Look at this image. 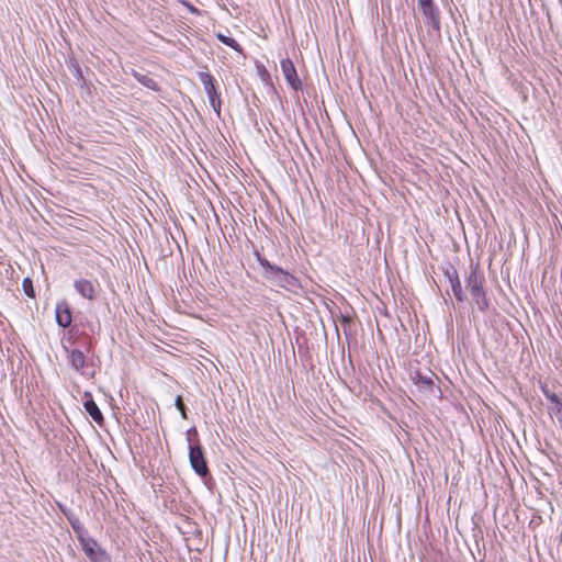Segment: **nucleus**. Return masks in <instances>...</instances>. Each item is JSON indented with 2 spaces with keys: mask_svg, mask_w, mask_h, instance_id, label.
<instances>
[{
  "mask_svg": "<svg viewBox=\"0 0 562 562\" xmlns=\"http://www.w3.org/2000/svg\"><path fill=\"white\" fill-rule=\"evenodd\" d=\"M465 283L477 308L485 312L488 308V300L483 288L485 278L479 272L477 266H470Z\"/></svg>",
  "mask_w": 562,
  "mask_h": 562,
  "instance_id": "1",
  "label": "nucleus"
},
{
  "mask_svg": "<svg viewBox=\"0 0 562 562\" xmlns=\"http://www.w3.org/2000/svg\"><path fill=\"white\" fill-rule=\"evenodd\" d=\"M196 435V429L191 428L188 430V441H189V461L191 464V468L194 470V472L201 476L202 479L206 477L210 474V470L206 464V460L204 457V451L200 442L196 443L192 442L191 435Z\"/></svg>",
  "mask_w": 562,
  "mask_h": 562,
  "instance_id": "2",
  "label": "nucleus"
},
{
  "mask_svg": "<svg viewBox=\"0 0 562 562\" xmlns=\"http://www.w3.org/2000/svg\"><path fill=\"white\" fill-rule=\"evenodd\" d=\"M199 78L204 86L210 104L217 115L221 113V98L216 89V80L210 72H199Z\"/></svg>",
  "mask_w": 562,
  "mask_h": 562,
  "instance_id": "3",
  "label": "nucleus"
},
{
  "mask_svg": "<svg viewBox=\"0 0 562 562\" xmlns=\"http://www.w3.org/2000/svg\"><path fill=\"white\" fill-rule=\"evenodd\" d=\"M418 7L426 19V24L436 32H440V12L432 0H418Z\"/></svg>",
  "mask_w": 562,
  "mask_h": 562,
  "instance_id": "4",
  "label": "nucleus"
},
{
  "mask_svg": "<svg viewBox=\"0 0 562 562\" xmlns=\"http://www.w3.org/2000/svg\"><path fill=\"white\" fill-rule=\"evenodd\" d=\"M80 546L91 562H111L110 555L93 538L81 539Z\"/></svg>",
  "mask_w": 562,
  "mask_h": 562,
  "instance_id": "5",
  "label": "nucleus"
},
{
  "mask_svg": "<svg viewBox=\"0 0 562 562\" xmlns=\"http://www.w3.org/2000/svg\"><path fill=\"white\" fill-rule=\"evenodd\" d=\"M74 288L77 291V293L83 299H87L89 301H93L97 299L99 288L97 281L93 282L91 280L80 278L75 280Z\"/></svg>",
  "mask_w": 562,
  "mask_h": 562,
  "instance_id": "6",
  "label": "nucleus"
},
{
  "mask_svg": "<svg viewBox=\"0 0 562 562\" xmlns=\"http://www.w3.org/2000/svg\"><path fill=\"white\" fill-rule=\"evenodd\" d=\"M281 71L292 89L296 91L302 89V82L291 59L281 60Z\"/></svg>",
  "mask_w": 562,
  "mask_h": 562,
  "instance_id": "7",
  "label": "nucleus"
},
{
  "mask_svg": "<svg viewBox=\"0 0 562 562\" xmlns=\"http://www.w3.org/2000/svg\"><path fill=\"white\" fill-rule=\"evenodd\" d=\"M267 279L273 281L277 285L282 288H292L296 284V279L280 267L272 269V273L267 274Z\"/></svg>",
  "mask_w": 562,
  "mask_h": 562,
  "instance_id": "8",
  "label": "nucleus"
},
{
  "mask_svg": "<svg viewBox=\"0 0 562 562\" xmlns=\"http://www.w3.org/2000/svg\"><path fill=\"white\" fill-rule=\"evenodd\" d=\"M55 318H56V323L60 327L67 328L68 326H70V324L72 322V315H71L70 306L67 301L64 300L56 304Z\"/></svg>",
  "mask_w": 562,
  "mask_h": 562,
  "instance_id": "9",
  "label": "nucleus"
},
{
  "mask_svg": "<svg viewBox=\"0 0 562 562\" xmlns=\"http://www.w3.org/2000/svg\"><path fill=\"white\" fill-rule=\"evenodd\" d=\"M446 277L449 280L451 291L456 297V300L460 303L464 302L467 296L462 290L461 281L456 269L447 270Z\"/></svg>",
  "mask_w": 562,
  "mask_h": 562,
  "instance_id": "10",
  "label": "nucleus"
},
{
  "mask_svg": "<svg viewBox=\"0 0 562 562\" xmlns=\"http://www.w3.org/2000/svg\"><path fill=\"white\" fill-rule=\"evenodd\" d=\"M65 350L67 352V358L70 367L75 371L82 373V369L85 368L87 362V357L85 352L79 349L69 350L67 347H65Z\"/></svg>",
  "mask_w": 562,
  "mask_h": 562,
  "instance_id": "11",
  "label": "nucleus"
},
{
  "mask_svg": "<svg viewBox=\"0 0 562 562\" xmlns=\"http://www.w3.org/2000/svg\"><path fill=\"white\" fill-rule=\"evenodd\" d=\"M131 75L144 87H146L153 91L160 90L158 82L153 77H150L148 72L132 68Z\"/></svg>",
  "mask_w": 562,
  "mask_h": 562,
  "instance_id": "12",
  "label": "nucleus"
},
{
  "mask_svg": "<svg viewBox=\"0 0 562 562\" xmlns=\"http://www.w3.org/2000/svg\"><path fill=\"white\" fill-rule=\"evenodd\" d=\"M86 396H89V398L83 403L86 412L97 424L101 425L103 423V415L101 411L89 393H86Z\"/></svg>",
  "mask_w": 562,
  "mask_h": 562,
  "instance_id": "13",
  "label": "nucleus"
},
{
  "mask_svg": "<svg viewBox=\"0 0 562 562\" xmlns=\"http://www.w3.org/2000/svg\"><path fill=\"white\" fill-rule=\"evenodd\" d=\"M66 516H67V519H68L71 528L74 529L75 533L77 535L79 542H81V539H88L89 537L87 536V530L85 529V527L81 524V521L79 520V518L74 515H66Z\"/></svg>",
  "mask_w": 562,
  "mask_h": 562,
  "instance_id": "14",
  "label": "nucleus"
},
{
  "mask_svg": "<svg viewBox=\"0 0 562 562\" xmlns=\"http://www.w3.org/2000/svg\"><path fill=\"white\" fill-rule=\"evenodd\" d=\"M413 381L418 384L420 387L426 390H430L432 387V379L429 375H423L419 371H416L414 375H412Z\"/></svg>",
  "mask_w": 562,
  "mask_h": 562,
  "instance_id": "15",
  "label": "nucleus"
},
{
  "mask_svg": "<svg viewBox=\"0 0 562 562\" xmlns=\"http://www.w3.org/2000/svg\"><path fill=\"white\" fill-rule=\"evenodd\" d=\"M217 38H218L220 42H222L223 44L232 47L236 52H241L240 45L234 38H232L229 36H226L224 34H221V33L217 34Z\"/></svg>",
  "mask_w": 562,
  "mask_h": 562,
  "instance_id": "16",
  "label": "nucleus"
},
{
  "mask_svg": "<svg viewBox=\"0 0 562 562\" xmlns=\"http://www.w3.org/2000/svg\"><path fill=\"white\" fill-rule=\"evenodd\" d=\"M23 289H24L25 294L29 297H34L35 296L34 289H33V283L31 281V279L25 278L23 280Z\"/></svg>",
  "mask_w": 562,
  "mask_h": 562,
  "instance_id": "17",
  "label": "nucleus"
},
{
  "mask_svg": "<svg viewBox=\"0 0 562 562\" xmlns=\"http://www.w3.org/2000/svg\"><path fill=\"white\" fill-rule=\"evenodd\" d=\"M260 266L265 269V276L272 273V269H276L278 266L271 265L267 259L259 258Z\"/></svg>",
  "mask_w": 562,
  "mask_h": 562,
  "instance_id": "18",
  "label": "nucleus"
},
{
  "mask_svg": "<svg viewBox=\"0 0 562 562\" xmlns=\"http://www.w3.org/2000/svg\"><path fill=\"white\" fill-rule=\"evenodd\" d=\"M175 404H176V407H177V408L179 409V412L181 413V416L186 419V418H187V414H186V409H187V407H186V405H184V403H183V400H182V397H181L180 395H178V396L176 397V402H175Z\"/></svg>",
  "mask_w": 562,
  "mask_h": 562,
  "instance_id": "19",
  "label": "nucleus"
},
{
  "mask_svg": "<svg viewBox=\"0 0 562 562\" xmlns=\"http://www.w3.org/2000/svg\"><path fill=\"white\" fill-rule=\"evenodd\" d=\"M543 394L552 404H554V406L562 404L557 394L551 393L546 389H543Z\"/></svg>",
  "mask_w": 562,
  "mask_h": 562,
  "instance_id": "20",
  "label": "nucleus"
},
{
  "mask_svg": "<svg viewBox=\"0 0 562 562\" xmlns=\"http://www.w3.org/2000/svg\"><path fill=\"white\" fill-rule=\"evenodd\" d=\"M551 411L554 414V416L557 417L558 422L562 426V404H560L558 406H553Z\"/></svg>",
  "mask_w": 562,
  "mask_h": 562,
  "instance_id": "21",
  "label": "nucleus"
},
{
  "mask_svg": "<svg viewBox=\"0 0 562 562\" xmlns=\"http://www.w3.org/2000/svg\"><path fill=\"white\" fill-rule=\"evenodd\" d=\"M74 75L77 79L82 80V71L79 67H75Z\"/></svg>",
  "mask_w": 562,
  "mask_h": 562,
  "instance_id": "22",
  "label": "nucleus"
}]
</instances>
